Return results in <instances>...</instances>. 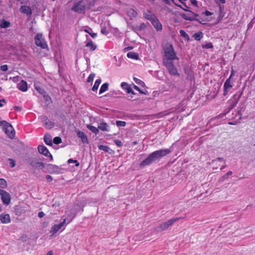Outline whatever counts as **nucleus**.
I'll return each mask as SVG.
<instances>
[{
  "instance_id": "1",
  "label": "nucleus",
  "mask_w": 255,
  "mask_h": 255,
  "mask_svg": "<svg viewBox=\"0 0 255 255\" xmlns=\"http://www.w3.org/2000/svg\"><path fill=\"white\" fill-rule=\"evenodd\" d=\"M164 58L163 62L173 61L174 60H179L174 51L172 44L166 43L163 48Z\"/></svg>"
},
{
  "instance_id": "2",
  "label": "nucleus",
  "mask_w": 255,
  "mask_h": 255,
  "mask_svg": "<svg viewBox=\"0 0 255 255\" xmlns=\"http://www.w3.org/2000/svg\"><path fill=\"white\" fill-rule=\"evenodd\" d=\"M0 126L2 127L5 134L10 138L15 136V130L11 124L5 121L0 122Z\"/></svg>"
},
{
  "instance_id": "3",
  "label": "nucleus",
  "mask_w": 255,
  "mask_h": 255,
  "mask_svg": "<svg viewBox=\"0 0 255 255\" xmlns=\"http://www.w3.org/2000/svg\"><path fill=\"white\" fill-rule=\"evenodd\" d=\"M169 149H164L156 150L152 152L146 159H155L163 157L170 153Z\"/></svg>"
},
{
  "instance_id": "4",
  "label": "nucleus",
  "mask_w": 255,
  "mask_h": 255,
  "mask_svg": "<svg viewBox=\"0 0 255 255\" xmlns=\"http://www.w3.org/2000/svg\"><path fill=\"white\" fill-rule=\"evenodd\" d=\"M177 6L186 11L185 13L180 14L181 16L185 20L192 21L195 20V18L198 16V14L194 13L188 9L184 8L181 5H177Z\"/></svg>"
},
{
  "instance_id": "5",
  "label": "nucleus",
  "mask_w": 255,
  "mask_h": 255,
  "mask_svg": "<svg viewBox=\"0 0 255 255\" xmlns=\"http://www.w3.org/2000/svg\"><path fill=\"white\" fill-rule=\"evenodd\" d=\"M179 219V218H172L161 224L159 226L157 227L155 229V230L158 232L164 231L167 229L169 227L171 226L174 222L178 221Z\"/></svg>"
},
{
  "instance_id": "6",
  "label": "nucleus",
  "mask_w": 255,
  "mask_h": 255,
  "mask_svg": "<svg viewBox=\"0 0 255 255\" xmlns=\"http://www.w3.org/2000/svg\"><path fill=\"white\" fill-rule=\"evenodd\" d=\"M35 44L42 49L47 48V44L44 39L43 35L41 33L37 34L34 37Z\"/></svg>"
},
{
  "instance_id": "7",
  "label": "nucleus",
  "mask_w": 255,
  "mask_h": 255,
  "mask_svg": "<svg viewBox=\"0 0 255 255\" xmlns=\"http://www.w3.org/2000/svg\"><path fill=\"white\" fill-rule=\"evenodd\" d=\"M164 65L167 69L169 74L173 76H179L177 68L175 67L172 61L163 62Z\"/></svg>"
},
{
  "instance_id": "8",
  "label": "nucleus",
  "mask_w": 255,
  "mask_h": 255,
  "mask_svg": "<svg viewBox=\"0 0 255 255\" xmlns=\"http://www.w3.org/2000/svg\"><path fill=\"white\" fill-rule=\"evenodd\" d=\"M86 4L84 0H81L76 2L73 6L72 9L78 13L84 12Z\"/></svg>"
},
{
  "instance_id": "9",
  "label": "nucleus",
  "mask_w": 255,
  "mask_h": 255,
  "mask_svg": "<svg viewBox=\"0 0 255 255\" xmlns=\"http://www.w3.org/2000/svg\"><path fill=\"white\" fill-rule=\"evenodd\" d=\"M0 195L2 203L8 205L10 204L11 197L10 194L6 191L0 188Z\"/></svg>"
},
{
  "instance_id": "10",
  "label": "nucleus",
  "mask_w": 255,
  "mask_h": 255,
  "mask_svg": "<svg viewBox=\"0 0 255 255\" xmlns=\"http://www.w3.org/2000/svg\"><path fill=\"white\" fill-rule=\"evenodd\" d=\"M59 169L58 166L57 165L51 164H44L43 172L49 173H56L59 171Z\"/></svg>"
},
{
  "instance_id": "11",
  "label": "nucleus",
  "mask_w": 255,
  "mask_h": 255,
  "mask_svg": "<svg viewBox=\"0 0 255 255\" xmlns=\"http://www.w3.org/2000/svg\"><path fill=\"white\" fill-rule=\"evenodd\" d=\"M29 163L33 170H42L43 171L44 164L42 162H36V160H30Z\"/></svg>"
},
{
  "instance_id": "12",
  "label": "nucleus",
  "mask_w": 255,
  "mask_h": 255,
  "mask_svg": "<svg viewBox=\"0 0 255 255\" xmlns=\"http://www.w3.org/2000/svg\"><path fill=\"white\" fill-rule=\"evenodd\" d=\"M233 87V83L230 79H227L224 85V96L228 94L229 90Z\"/></svg>"
},
{
  "instance_id": "13",
  "label": "nucleus",
  "mask_w": 255,
  "mask_h": 255,
  "mask_svg": "<svg viewBox=\"0 0 255 255\" xmlns=\"http://www.w3.org/2000/svg\"><path fill=\"white\" fill-rule=\"evenodd\" d=\"M38 150L39 152L43 154L46 157H50V159H52V155L50 153L47 148L44 145H39L38 146Z\"/></svg>"
},
{
  "instance_id": "14",
  "label": "nucleus",
  "mask_w": 255,
  "mask_h": 255,
  "mask_svg": "<svg viewBox=\"0 0 255 255\" xmlns=\"http://www.w3.org/2000/svg\"><path fill=\"white\" fill-rule=\"evenodd\" d=\"M151 23L153 25L154 27L156 29L157 31H161L162 29V24L159 21V20L155 16L153 17V19H151Z\"/></svg>"
},
{
  "instance_id": "15",
  "label": "nucleus",
  "mask_w": 255,
  "mask_h": 255,
  "mask_svg": "<svg viewBox=\"0 0 255 255\" xmlns=\"http://www.w3.org/2000/svg\"><path fill=\"white\" fill-rule=\"evenodd\" d=\"M66 219H65L60 224L54 225L51 228V232L53 234L56 233L66 223Z\"/></svg>"
},
{
  "instance_id": "16",
  "label": "nucleus",
  "mask_w": 255,
  "mask_h": 255,
  "mask_svg": "<svg viewBox=\"0 0 255 255\" xmlns=\"http://www.w3.org/2000/svg\"><path fill=\"white\" fill-rule=\"evenodd\" d=\"M121 86L123 89L125 90L128 93H131L133 95L134 94V92L132 90L131 85H129L128 83L126 82H122Z\"/></svg>"
},
{
  "instance_id": "17",
  "label": "nucleus",
  "mask_w": 255,
  "mask_h": 255,
  "mask_svg": "<svg viewBox=\"0 0 255 255\" xmlns=\"http://www.w3.org/2000/svg\"><path fill=\"white\" fill-rule=\"evenodd\" d=\"M0 220L3 224H7L10 222V218L8 214H1L0 215Z\"/></svg>"
},
{
  "instance_id": "18",
  "label": "nucleus",
  "mask_w": 255,
  "mask_h": 255,
  "mask_svg": "<svg viewBox=\"0 0 255 255\" xmlns=\"http://www.w3.org/2000/svg\"><path fill=\"white\" fill-rule=\"evenodd\" d=\"M20 11L27 16H30L32 14V10L30 6L22 5L20 8Z\"/></svg>"
},
{
  "instance_id": "19",
  "label": "nucleus",
  "mask_w": 255,
  "mask_h": 255,
  "mask_svg": "<svg viewBox=\"0 0 255 255\" xmlns=\"http://www.w3.org/2000/svg\"><path fill=\"white\" fill-rule=\"evenodd\" d=\"M17 88L21 91L25 92L27 90V83L22 80L17 85Z\"/></svg>"
},
{
  "instance_id": "20",
  "label": "nucleus",
  "mask_w": 255,
  "mask_h": 255,
  "mask_svg": "<svg viewBox=\"0 0 255 255\" xmlns=\"http://www.w3.org/2000/svg\"><path fill=\"white\" fill-rule=\"evenodd\" d=\"M77 135L79 138H81L82 142L83 143H88V140L87 137L83 132L79 131L77 132Z\"/></svg>"
},
{
  "instance_id": "21",
  "label": "nucleus",
  "mask_w": 255,
  "mask_h": 255,
  "mask_svg": "<svg viewBox=\"0 0 255 255\" xmlns=\"http://www.w3.org/2000/svg\"><path fill=\"white\" fill-rule=\"evenodd\" d=\"M127 14L130 17V19H132L133 18L136 17L137 13L134 9L132 8H129L127 10Z\"/></svg>"
},
{
  "instance_id": "22",
  "label": "nucleus",
  "mask_w": 255,
  "mask_h": 255,
  "mask_svg": "<svg viewBox=\"0 0 255 255\" xmlns=\"http://www.w3.org/2000/svg\"><path fill=\"white\" fill-rule=\"evenodd\" d=\"M98 128L102 131H109L108 125L106 123H100L98 126Z\"/></svg>"
},
{
  "instance_id": "23",
  "label": "nucleus",
  "mask_w": 255,
  "mask_h": 255,
  "mask_svg": "<svg viewBox=\"0 0 255 255\" xmlns=\"http://www.w3.org/2000/svg\"><path fill=\"white\" fill-rule=\"evenodd\" d=\"M86 46L89 48L91 51H94L97 48V45L91 40L86 43Z\"/></svg>"
},
{
  "instance_id": "24",
  "label": "nucleus",
  "mask_w": 255,
  "mask_h": 255,
  "mask_svg": "<svg viewBox=\"0 0 255 255\" xmlns=\"http://www.w3.org/2000/svg\"><path fill=\"white\" fill-rule=\"evenodd\" d=\"M44 139L46 144L49 145H52V137L50 135L48 134H45L44 137Z\"/></svg>"
},
{
  "instance_id": "25",
  "label": "nucleus",
  "mask_w": 255,
  "mask_h": 255,
  "mask_svg": "<svg viewBox=\"0 0 255 255\" xmlns=\"http://www.w3.org/2000/svg\"><path fill=\"white\" fill-rule=\"evenodd\" d=\"M109 84L107 83H104L100 88L99 94H101L106 92L108 89Z\"/></svg>"
},
{
  "instance_id": "26",
  "label": "nucleus",
  "mask_w": 255,
  "mask_h": 255,
  "mask_svg": "<svg viewBox=\"0 0 255 255\" xmlns=\"http://www.w3.org/2000/svg\"><path fill=\"white\" fill-rule=\"evenodd\" d=\"M101 81H101V79H98L96 80V81H95V84L94 85V86L92 88V90L93 91H96L98 90V87L101 83Z\"/></svg>"
},
{
  "instance_id": "27",
  "label": "nucleus",
  "mask_w": 255,
  "mask_h": 255,
  "mask_svg": "<svg viewBox=\"0 0 255 255\" xmlns=\"http://www.w3.org/2000/svg\"><path fill=\"white\" fill-rule=\"evenodd\" d=\"M87 128L90 130L92 132L95 134H97L99 132V129L98 128H97L96 127L91 126V125H87Z\"/></svg>"
},
{
  "instance_id": "28",
  "label": "nucleus",
  "mask_w": 255,
  "mask_h": 255,
  "mask_svg": "<svg viewBox=\"0 0 255 255\" xmlns=\"http://www.w3.org/2000/svg\"><path fill=\"white\" fill-rule=\"evenodd\" d=\"M127 57L129 58H131L133 59H137L138 55L133 52H129L127 54Z\"/></svg>"
},
{
  "instance_id": "29",
  "label": "nucleus",
  "mask_w": 255,
  "mask_h": 255,
  "mask_svg": "<svg viewBox=\"0 0 255 255\" xmlns=\"http://www.w3.org/2000/svg\"><path fill=\"white\" fill-rule=\"evenodd\" d=\"M153 160H142L140 163V167L143 168L145 166L150 165Z\"/></svg>"
},
{
  "instance_id": "30",
  "label": "nucleus",
  "mask_w": 255,
  "mask_h": 255,
  "mask_svg": "<svg viewBox=\"0 0 255 255\" xmlns=\"http://www.w3.org/2000/svg\"><path fill=\"white\" fill-rule=\"evenodd\" d=\"M7 186V184L6 180L3 178H0V187L1 188H6Z\"/></svg>"
},
{
  "instance_id": "31",
  "label": "nucleus",
  "mask_w": 255,
  "mask_h": 255,
  "mask_svg": "<svg viewBox=\"0 0 255 255\" xmlns=\"http://www.w3.org/2000/svg\"><path fill=\"white\" fill-rule=\"evenodd\" d=\"M144 17L147 19L149 20L150 22L152 21L151 19H153V17H155V16L154 15L151 14L150 13L145 12L143 13Z\"/></svg>"
},
{
  "instance_id": "32",
  "label": "nucleus",
  "mask_w": 255,
  "mask_h": 255,
  "mask_svg": "<svg viewBox=\"0 0 255 255\" xmlns=\"http://www.w3.org/2000/svg\"><path fill=\"white\" fill-rule=\"evenodd\" d=\"M67 164L72 167H74V164H75V166L76 167L79 165V163L77 162V160H67Z\"/></svg>"
},
{
  "instance_id": "33",
  "label": "nucleus",
  "mask_w": 255,
  "mask_h": 255,
  "mask_svg": "<svg viewBox=\"0 0 255 255\" xmlns=\"http://www.w3.org/2000/svg\"><path fill=\"white\" fill-rule=\"evenodd\" d=\"M203 37V33L201 32L195 33L194 34V38L196 40H200Z\"/></svg>"
},
{
  "instance_id": "34",
  "label": "nucleus",
  "mask_w": 255,
  "mask_h": 255,
  "mask_svg": "<svg viewBox=\"0 0 255 255\" xmlns=\"http://www.w3.org/2000/svg\"><path fill=\"white\" fill-rule=\"evenodd\" d=\"M84 31L88 33L92 38H95L97 36V34L92 32V30L91 28L86 29Z\"/></svg>"
},
{
  "instance_id": "35",
  "label": "nucleus",
  "mask_w": 255,
  "mask_h": 255,
  "mask_svg": "<svg viewBox=\"0 0 255 255\" xmlns=\"http://www.w3.org/2000/svg\"><path fill=\"white\" fill-rule=\"evenodd\" d=\"M10 25V23L5 20H3L1 21L0 23V27L2 28H7L9 27Z\"/></svg>"
},
{
  "instance_id": "36",
  "label": "nucleus",
  "mask_w": 255,
  "mask_h": 255,
  "mask_svg": "<svg viewBox=\"0 0 255 255\" xmlns=\"http://www.w3.org/2000/svg\"><path fill=\"white\" fill-rule=\"evenodd\" d=\"M98 147L100 149L104 150L106 152H108L110 149L108 146L104 145H99Z\"/></svg>"
},
{
  "instance_id": "37",
  "label": "nucleus",
  "mask_w": 255,
  "mask_h": 255,
  "mask_svg": "<svg viewBox=\"0 0 255 255\" xmlns=\"http://www.w3.org/2000/svg\"><path fill=\"white\" fill-rule=\"evenodd\" d=\"M133 80H134V82L137 84H138L139 85L141 86V87L144 86V85H145L143 81H142L141 80H140L137 78H134Z\"/></svg>"
},
{
  "instance_id": "38",
  "label": "nucleus",
  "mask_w": 255,
  "mask_h": 255,
  "mask_svg": "<svg viewBox=\"0 0 255 255\" xmlns=\"http://www.w3.org/2000/svg\"><path fill=\"white\" fill-rule=\"evenodd\" d=\"M53 126H54V125H53V123H52L51 122H50L49 121L45 123V127L47 128H49V129L51 128H53Z\"/></svg>"
},
{
  "instance_id": "39",
  "label": "nucleus",
  "mask_w": 255,
  "mask_h": 255,
  "mask_svg": "<svg viewBox=\"0 0 255 255\" xmlns=\"http://www.w3.org/2000/svg\"><path fill=\"white\" fill-rule=\"evenodd\" d=\"M95 76V74L94 73H91L87 78V82L90 83L93 81Z\"/></svg>"
},
{
  "instance_id": "40",
  "label": "nucleus",
  "mask_w": 255,
  "mask_h": 255,
  "mask_svg": "<svg viewBox=\"0 0 255 255\" xmlns=\"http://www.w3.org/2000/svg\"><path fill=\"white\" fill-rule=\"evenodd\" d=\"M116 125L118 127H125L126 125V123L124 121H117L116 122Z\"/></svg>"
},
{
  "instance_id": "41",
  "label": "nucleus",
  "mask_w": 255,
  "mask_h": 255,
  "mask_svg": "<svg viewBox=\"0 0 255 255\" xmlns=\"http://www.w3.org/2000/svg\"><path fill=\"white\" fill-rule=\"evenodd\" d=\"M62 142L61 139L58 136L55 137L53 139V142L56 144H58Z\"/></svg>"
},
{
  "instance_id": "42",
  "label": "nucleus",
  "mask_w": 255,
  "mask_h": 255,
  "mask_svg": "<svg viewBox=\"0 0 255 255\" xmlns=\"http://www.w3.org/2000/svg\"><path fill=\"white\" fill-rule=\"evenodd\" d=\"M179 32L180 35L185 38L189 37L188 35L186 33V32L184 30H180Z\"/></svg>"
},
{
  "instance_id": "43",
  "label": "nucleus",
  "mask_w": 255,
  "mask_h": 255,
  "mask_svg": "<svg viewBox=\"0 0 255 255\" xmlns=\"http://www.w3.org/2000/svg\"><path fill=\"white\" fill-rule=\"evenodd\" d=\"M203 47L205 48H207V49L212 48H213V45L211 42H209V43L203 45Z\"/></svg>"
},
{
  "instance_id": "44",
  "label": "nucleus",
  "mask_w": 255,
  "mask_h": 255,
  "mask_svg": "<svg viewBox=\"0 0 255 255\" xmlns=\"http://www.w3.org/2000/svg\"><path fill=\"white\" fill-rule=\"evenodd\" d=\"M0 70L2 71H6L8 69V66L7 65H1L0 67Z\"/></svg>"
},
{
  "instance_id": "45",
  "label": "nucleus",
  "mask_w": 255,
  "mask_h": 255,
  "mask_svg": "<svg viewBox=\"0 0 255 255\" xmlns=\"http://www.w3.org/2000/svg\"><path fill=\"white\" fill-rule=\"evenodd\" d=\"M115 144L118 145V146H122L123 145V143L122 141H121L120 140H115L114 141Z\"/></svg>"
},
{
  "instance_id": "46",
  "label": "nucleus",
  "mask_w": 255,
  "mask_h": 255,
  "mask_svg": "<svg viewBox=\"0 0 255 255\" xmlns=\"http://www.w3.org/2000/svg\"><path fill=\"white\" fill-rule=\"evenodd\" d=\"M9 167L12 168L15 165V160H10L9 163Z\"/></svg>"
},
{
  "instance_id": "47",
  "label": "nucleus",
  "mask_w": 255,
  "mask_h": 255,
  "mask_svg": "<svg viewBox=\"0 0 255 255\" xmlns=\"http://www.w3.org/2000/svg\"><path fill=\"white\" fill-rule=\"evenodd\" d=\"M202 15H205L206 16H209L213 14V13L208 10H206L204 12L202 13Z\"/></svg>"
},
{
  "instance_id": "48",
  "label": "nucleus",
  "mask_w": 255,
  "mask_h": 255,
  "mask_svg": "<svg viewBox=\"0 0 255 255\" xmlns=\"http://www.w3.org/2000/svg\"><path fill=\"white\" fill-rule=\"evenodd\" d=\"M46 179L47 181L49 182L52 181L53 180L52 177L49 175H47L46 176Z\"/></svg>"
},
{
  "instance_id": "49",
  "label": "nucleus",
  "mask_w": 255,
  "mask_h": 255,
  "mask_svg": "<svg viewBox=\"0 0 255 255\" xmlns=\"http://www.w3.org/2000/svg\"><path fill=\"white\" fill-rule=\"evenodd\" d=\"M101 33L107 35L109 33V32L106 28H102L101 29Z\"/></svg>"
},
{
  "instance_id": "50",
  "label": "nucleus",
  "mask_w": 255,
  "mask_h": 255,
  "mask_svg": "<svg viewBox=\"0 0 255 255\" xmlns=\"http://www.w3.org/2000/svg\"><path fill=\"white\" fill-rule=\"evenodd\" d=\"M133 87L134 89L139 92V93L143 94V93L140 90V89L136 85L133 84Z\"/></svg>"
},
{
  "instance_id": "51",
  "label": "nucleus",
  "mask_w": 255,
  "mask_h": 255,
  "mask_svg": "<svg viewBox=\"0 0 255 255\" xmlns=\"http://www.w3.org/2000/svg\"><path fill=\"white\" fill-rule=\"evenodd\" d=\"M44 216H45V214L43 212H40L38 214V217L39 218H41L43 217Z\"/></svg>"
},
{
  "instance_id": "52",
  "label": "nucleus",
  "mask_w": 255,
  "mask_h": 255,
  "mask_svg": "<svg viewBox=\"0 0 255 255\" xmlns=\"http://www.w3.org/2000/svg\"><path fill=\"white\" fill-rule=\"evenodd\" d=\"M191 3L192 4H193L194 6H197V1L196 0H190Z\"/></svg>"
},
{
  "instance_id": "53",
  "label": "nucleus",
  "mask_w": 255,
  "mask_h": 255,
  "mask_svg": "<svg viewBox=\"0 0 255 255\" xmlns=\"http://www.w3.org/2000/svg\"><path fill=\"white\" fill-rule=\"evenodd\" d=\"M3 103H5V101L4 99L0 100V107H2L3 106Z\"/></svg>"
},
{
  "instance_id": "54",
  "label": "nucleus",
  "mask_w": 255,
  "mask_h": 255,
  "mask_svg": "<svg viewBox=\"0 0 255 255\" xmlns=\"http://www.w3.org/2000/svg\"><path fill=\"white\" fill-rule=\"evenodd\" d=\"M181 3H182L184 6H186V7H187V5L186 4V3L184 2V1H186V0H178Z\"/></svg>"
},
{
  "instance_id": "55",
  "label": "nucleus",
  "mask_w": 255,
  "mask_h": 255,
  "mask_svg": "<svg viewBox=\"0 0 255 255\" xmlns=\"http://www.w3.org/2000/svg\"><path fill=\"white\" fill-rule=\"evenodd\" d=\"M232 172L231 171H228L226 174H225V176H229L232 174Z\"/></svg>"
},
{
  "instance_id": "56",
  "label": "nucleus",
  "mask_w": 255,
  "mask_h": 255,
  "mask_svg": "<svg viewBox=\"0 0 255 255\" xmlns=\"http://www.w3.org/2000/svg\"><path fill=\"white\" fill-rule=\"evenodd\" d=\"M234 71L233 70H232L231 75L228 79H230L231 80L232 77L234 76Z\"/></svg>"
},
{
  "instance_id": "57",
  "label": "nucleus",
  "mask_w": 255,
  "mask_h": 255,
  "mask_svg": "<svg viewBox=\"0 0 255 255\" xmlns=\"http://www.w3.org/2000/svg\"><path fill=\"white\" fill-rule=\"evenodd\" d=\"M219 1L222 3H225L226 2V0H219Z\"/></svg>"
},
{
  "instance_id": "58",
  "label": "nucleus",
  "mask_w": 255,
  "mask_h": 255,
  "mask_svg": "<svg viewBox=\"0 0 255 255\" xmlns=\"http://www.w3.org/2000/svg\"><path fill=\"white\" fill-rule=\"evenodd\" d=\"M47 255H52V251H49L48 252Z\"/></svg>"
},
{
  "instance_id": "59",
  "label": "nucleus",
  "mask_w": 255,
  "mask_h": 255,
  "mask_svg": "<svg viewBox=\"0 0 255 255\" xmlns=\"http://www.w3.org/2000/svg\"><path fill=\"white\" fill-rule=\"evenodd\" d=\"M36 89L38 91H39L40 93H41V91H40V90H41V89H40V88H38V87H36Z\"/></svg>"
},
{
  "instance_id": "60",
  "label": "nucleus",
  "mask_w": 255,
  "mask_h": 255,
  "mask_svg": "<svg viewBox=\"0 0 255 255\" xmlns=\"http://www.w3.org/2000/svg\"><path fill=\"white\" fill-rule=\"evenodd\" d=\"M75 215L71 218L69 220H68L67 223H69L70 222H71V221H72V219L74 217Z\"/></svg>"
},
{
  "instance_id": "61",
  "label": "nucleus",
  "mask_w": 255,
  "mask_h": 255,
  "mask_svg": "<svg viewBox=\"0 0 255 255\" xmlns=\"http://www.w3.org/2000/svg\"><path fill=\"white\" fill-rule=\"evenodd\" d=\"M223 179L228 178V176H225V174L222 177Z\"/></svg>"
},
{
  "instance_id": "62",
  "label": "nucleus",
  "mask_w": 255,
  "mask_h": 255,
  "mask_svg": "<svg viewBox=\"0 0 255 255\" xmlns=\"http://www.w3.org/2000/svg\"><path fill=\"white\" fill-rule=\"evenodd\" d=\"M170 0L171 1H172L173 3H174L175 5H177V4H176V3L175 2L174 0Z\"/></svg>"
},
{
  "instance_id": "63",
  "label": "nucleus",
  "mask_w": 255,
  "mask_h": 255,
  "mask_svg": "<svg viewBox=\"0 0 255 255\" xmlns=\"http://www.w3.org/2000/svg\"><path fill=\"white\" fill-rule=\"evenodd\" d=\"M184 8H185V9H188V7H186V6H184Z\"/></svg>"
},
{
  "instance_id": "64",
  "label": "nucleus",
  "mask_w": 255,
  "mask_h": 255,
  "mask_svg": "<svg viewBox=\"0 0 255 255\" xmlns=\"http://www.w3.org/2000/svg\"><path fill=\"white\" fill-rule=\"evenodd\" d=\"M1 210H1V208L0 207V212H1Z\"/></svg>"
}]
</instances>
